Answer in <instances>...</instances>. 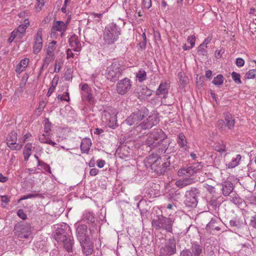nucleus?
I'll return each instance as SVG.
<instances>
[{"label":"nucleus","instance_id":"dca6fc26","mask_svg":"<svg viewBox=\"0 0 256 256\" xmlns=\"http://www.w3.org/2000/svg\"><path fill=\"white\" fill-rule=\"evenodd\" d=\"M42 47V30L40 28L34 38V44L33 46V52L38 54Z\"/></svg>","mask_w":256,"mask_h":256},{"label":"nucleus","instance_id":"bf43d9fd","mask_svg":"<svg viewBox=\"0 0 256 256\" xmlns=\"http://www.w3.org/2000/svg\"><path fill=\"white\" fill-rule=\"evenodd\" d=\"M142 94L144 96L148 97L152 95V91L147 88H142Z\"/></svg>","mask_w":256,"mask_h":256},{"label":"nucleus","instance_id":"412c9836","mask_svg":"<svg viewBox=\"0 0 256 256\" xmlns=\"http://www.w3.org/2000/svg\"><path fill=\"white\" fill-rule=\"evenodd\" d=\"M234 190L233 184L230 182H224L222 184V194L226 196L230 195Z\"/></svg>","mask_w":256,"mask_h":256},{"label":"nucleus","instance_id":"9d476101","mask_svg":"<svg viewBox=\"0 0 256 256\" xmlns=\"http://www.w3.org/2000/svg\"><path fill=\"white\" fill-rule=\"evenodd\" d=\"M17 140L18 134L14 130L12 131L8 135L6 138V144L10 150H18L22 148V144L16 143Z\"/></svg>","mask_w":256,"mask_h":256},{"label":"nucleus","instance_id":"20e7f679","mask_svg":"<svg viewBox=\"0 0 256 256\" xmlns=\"http://www.w3.org/2000/svg\"><path fill=\"white\" fill-rule=\"evenodd\" d=\"M120 34V28L114 22L106 26L104 31L103 40L108 44H112L116 42Z\"/></svg>","mask_w":256,"mask_h":256},{"label":"nucleus","instance_id":"423d86ee","mask_svg":"<svg viewBox=\"0 0 256 256\" xmlns=\"http://www.w3.org/2000/svg\"><path fill=\"white\" fill-rule=\"evenodd\" d=\"M148 110L142 108L140 110L132 112L125 120V122L129 126L136 124L148 115Z\"/></svg>","mask_w":256,"mask_h":256},{"label":"nucleus","instance_id":"f704fd0d","mask_svg":"<svg viewBox=\"0 0 256 256\" xmlns=\"http://www.w3.org/2000/svg\"><path fill=\"white\" fill-rule=\"evenodd\" d=\"M58 77L54 76L52 81V84L49 88L47 92V96H50L55 90L56 86L58 84Z\"/></svg>","mask_w":256,"mask_h":256},{"label":"nucleus","instance_id":"58836bf2","mask_svg":"<svg viewBox=\"0 0 256 256\" xmlns=\"http://www.w3.org/2000/svg\"><path fill=\"white\" fill-rule=\"evenodd\" d=\"M207 46L205 44L204 42H202L200 44L198 47V53L199 54L202 55V56H206L207 51L206 50V48Z\"/></svg>","mask_w":256,"mask_h":256},{"label":"nucleus","instance_id":"3c124183","mask_svg":"<svg viewBox=\"0 0 256 256\" xmlns=\"http://www.w3.org/2000/svg\"><path fill=\"white\" fill-rule=\"evenodd\" d=\"M190 250L188 248H184L180 253V256H193Z\"/></svg>","mask_w":256,"mask_h":256},{"label":"nucleus","instance_id":"c9c22d12","mask_svg":"<svg viewBox=\"0 0 256 256\" xmlns=\"http://www.w3.org/2000/svg\"><path fill=\"white\" fill-rule=\"evenodd\" d=\"M241 159V156L240 154H238L236 156V158H234L228 164V168H234L236 166Z\"/></svg>","mask_w":256,"mask_h":256},{"label":"nucleus","instance_id":"c03bdc74","mask_svg":"<svg viewBox=\"0 0 256 256\" xmlns=\"http://www.w3.org/2000/svg\"><path fill=\"white\" fill-rule=\"evenodd\" d=\"M17 36H18L19 38H20L22 36H20V34H18V31H16V30H14L11 33L10 36L8 39V42H12L14 39Z\"/></svg>","mask_w":256,"mask_h":256},{"label":"nucleus","instance_id":"6ab92c4d","mask_svg":"<svg viewBox=\"0 0 256 256\" xmlns=\"http://www.w3.org/2000/svg\"><path fill=\"white\" fill-rule=\"evenodd\" d=\"M70 45L73 50L76 52H80L81 50V43L80 42L78 37L74 34L69 39Z\"/></svg>","mask_w":256,"mask_h":256},{"label":"nucleus","instance_id":"a18cd8bd","mask_svg":"<svg viewBox=\"0 0 256 256\" xmlns=\"http://www.w3.org/2000/svg\"><path fill=\"white\" fill-rule=\"evenodd\" d=\"M140 126L144 130L149 129L152 128V124H150V122H148V118L142 122Z\"/></svg>","mask_w":256,"mask_h":256},{"label":"nucleus","instance_id":"79ce46f5","mask_svg":"<svg viewBox=\"0 0 256 256\" xmlns=\"http://www.w3.org/2000/svg\"><path fill=\"white\" fill-rule=\"evenodd\" d=\"M232 77L234 80V81L238 84H242V81L240 80V76L238 73H237L236 72H232Z\"/></svg>","mask_w":256,"mask_h":256},{"label":"nucleus","instance_id":"6e6d98bb","mask_svg":"<svg viewBox=\"0 0 256 256\" xmlns=\"http://www.w3.org/2000/svg\"><path fill=\"white\" fill-rule=\"evenodd\" d=\"M26 26H24L20 24L18 26L17 30L16 31H18V34H22L25 32L26 30Z\"/></svg>","mask_w":256,"mask_h":256},{"label":"nucleus","instance_id":"4468645a","mask_svg":"<svg viewBox=\"0 0 256 256\" xmlns=\"http://www.w3.org/2000/svg\"><path fill=\"white\" fill-rule=\"evenodd\" d=\"M76 234L78 240L80 242H86L87 240L90 239L89 236L87 234L88 227L85 224H79L78 225L76 223Z\"/></svg>","mask_w":256,"mask_h":256},{"label":"nucleus","instance_id":"5701e85b","mask_svg":"<svg viewBox=\"0 0 256 256\" xmlns=\"http://www.w3.org/2000/svg\"><path fill=\"white\" fill-rule=\"evenodd\" d=\"M168 142L164 138V134L163 132L162 140L159 142L158 145V152L160 154L165 153L168 147Z\"/></svg>","mask_w":256,"mask_h":256},{"label":"nucleus","instance_id":"9b49d317","mask_svg":"<svg viewBox=\"0 0 256 256\" xmlns=\"http://www.w3.org/2000/svg\"><path fill=\"white\" fill-rule=\"evenodd\" d=\"M14 234L20 238H27L30 234V226L28 224H21L14 226Z\"/></svg>","mask_w":256,"mask_h":256},{"label":"nucleus","instance_id":"8fccbe9b","mask_svg":"<svg viewBox=\"0 0 256 256\" xmlns=\"http://www.w3.org/2000/svg\"><path fill=\"white\" fill-rule=\"evenodd\" d=\"M40 196V194H28V195L24 196H22V198H21L18 200V202H19L20 201H21L22 200H26L28 198H36L37 196Z\"/></svg>","mask_w":256,"mask_h":256},{"label":"nucleus","instance_id":"7c9ffc66","mask_svg":"<svg viewBox=\"0 0 256 256\" xmlns=\"http://www.w3.org/2000/svg\"><path fill=\"white\" fill-rule=\"evenodd\" d=\"M82 97L84 100H86L90 104H93L94 102V98L92 96V91L86 93H82Z\"/></svg>","mask_w":256,"mask_h":256},{"label":"nucleus","instance_id":"ea45409f","mask_svg":"<svg viewBox=\"0 0 256 256\" xmlns=\"http://www.w3.org/2000/svg\"><path fill=\"white\" fill-rule=\"evenodd\" d=\"M148 122H150V124H152V127L157 124L160 121L159 118L156 115H152L149 116L148 118Z\"/></svg>","mask_w":256,"mask_h":256},{"label":"nucleus","instance_id":"37998d69","mask_svg":"<svg viewBox=\"0 0 256 256\" xmlns=\"http://www.w3.org/2000/svg\"><path fill=\"white\" fill-rule=\"evenodd\" d=\"M230 200L232 202L236 205L241 204L243 202V200L242 198L236 196H230Z\"/></svg>","mask_w":256,"mask_h":256},{"label":"nucleus","instance_id":"e433bc0d","mask_svg":"<svg viewBox=\"0 0 256 256\" xmlns=\"http://www.w3.org/2000/svg\"><path fill=\"white\" fill-rule=\"evenodd\" d=\"M116 118V114H113L112 116H110L108 120V126L112 128H114L116 126H117Z\"/></svg>","mask_w":256,"mask_h":256},{"label":"nucleus","instance_id":"69168bd1","mask_svg":"<svg viewBox=\"0 0 256 256\" xmlns=\"http://www.w3.org/2000/svg\"><path fill=\"white\" fill-rule=\"evenodd\" d=\"M142 4L145 8L148 9L152 6L151 0H143Z\"/></svg>","mask_w":256,"mask_h":256},{"label":"nucleus","instance_id":"72a5a7b5","mask_svg":"<svg viewBox=\"0 0 256 256\" xmlns=\"http://www.w3.org/2000/svg\"><path fill=\"white\" fill-rule=\"evenodd\" d=\"M136 77L140 82H142L146 79V72L144 69L141 68L136 73Z\"/></svg>","mask_w":256,"mask_h":256},{"label":"nucleus","instance_id":"4d7b16f0","mask_svg":"<svg viewBox=\"0 0 256 256\" xmlns=\"http://www.w3.org/2000/svg\"><path fill=\"white\" fill-rule=\"evenodd\" d=\"M250 226L252 228L256 229V214L251 217Z\"/></svg>","mask_w":256,"mask_h":256},{"label":"nucleus","instance_id":"de8ad7c7","mask_svg":"<svg viewBox=\"0 0 256 256\" xmlns=\"http://www.w3.org/2000/svg\"><path fill=\"white\" fill-rule=\"evenodd\" d=\"M208 204L212 208H216L218 205V202L216 198H212L208 202Z\"/></svg>","mask_w":256,"mask_h":256},{"label":"nucleus","instance_id":"a878e982","mask_svg":"<svg viewBox=\"0 0 256 256\" xmlns=\"http://www.w3.org/2000/svg\"><path fill=\"white\" fill-rule=\"evenodd\" d=\"M137 206L140 211L141 214H146L150 208L145 200H140Z\"/></svg>","mask_w":256,"mask_h":256},{"label":"nucleus","instance_id":"e2e57ef3","mask_svg":"<svg viewBox=\"0 0 256 256\" xmlns=\"http://www.w3.org/2000/svg\"><path fill=\"white\" fill-rule=\"evenodd\" d=\"M17 214L22 220H26V215L24 213L23 210L22 209L18 210Z\"/></svg>","mask_w":256,"mask_h":256},{"label":"nucleus","instance_id":"1a4fd4ad","mask_svg":"<svg viewBox=\"0 0 256 256\" xmlns=\"http://www.w3.org/2000/svg\"><path fill=\"white\" fill-rule=\"evenodd\" d=\"M202 168V165L200 162L194 163L190 166L180 168L178 174L180 176H192L198 172Z\"/></svg>","mask_w":256,"mask_h":256},{"label":"nucleus","instance_id":"052dcab7","mask_svg":"<svg viewBox=\"0 0 256 256\" xmlns=\"http://www.w3.org/2000/svg\"><path fill=\"white\" fill-rule=\"evenodd\" d=\"M236 64L238 67H242L244 66V60L242 58H237L236 60Z\"/></svg>","mask_w":256,"mask_h":256},{"label":"nucleus","instance_id":"774afa93","mask_svg":"<svg viewBox=\"0 0 256 256\" xmlns=\"http://www.w3.org/2000/svg\"><path fill=\"white\" fill-rule=\"evenodd\" d=\"M38 6L36 7L37 10L40 11L42 10V8L44 6V0H37Z\"/></svg>","mask_w":256,"mask_h":256},{"label":"nucleus","instance_id":"13d9d810","mask_svg":"<svg viewBox=\"0 0 256 256\" xmlns=\"http://www.w3.org/2000/svg\"><path fill=\"white\" fill-rule=\"evenodd\" d=\"M81 90H82V93H86L90 91H92L91 88L88 86V84H84L82 86Z\"/></svg>","mask_w":256,"mask_h":256},{"label":"nucleus","instance_id":"c85d7f7f","mask_svg":"<svg viewBox=\"0 0 256 256\" xmlns=\"http://www.w3.org/2000/svg\"><path fill=\"white\" fill-rule=\"evenodd\" d=\"M32 148V143L28 142L25 145L23 150V154L25 161L28 160L29 157L31 155Z\"/></svg>","mask_w":256,"mask_h":256},{"label":"nucleus","instance_id":"0e129e2a","mask_svg":"<svg viewBox=\"0 0 256 256\" xmlns=\"http://www.w3.org/2000/svg\"><path fill=\"white\" fill-rule=\"evenodd\" d=\"M48 138V135L46 136L44 134H42L40 136L39 140L42 143L46 144Z\"/></svg>","mask_w":256,"mask_h":256},{"label":"nucleus","instance_id":"f8f14e48","mask_svg":"<svg viewBox=\"0 0 256 256\" xmlns=\"http://www.w3.org/2000/svg\"><path fill=\"white\" fill-rule=\"evenodd\" d=\"M132 82L128 78H124L118 82L116 84V91L120 94L124 95L126 94L131 88Z\"/></svg>","mask_w":256,"mask_h":256},{"label":"nucleus","instance_id":"f3484780","mask_svg":"<svg viewBox=\"0 0 256 256\" xmlns=\"http://www.w3.org/2000/svg\"><path fill=\"white\" fill-rule=\"evenodd\" d=\"M189 250H190L193 256H202L205 252V248L202 244L196 242H191V246Z\"/></svg>","mask_w":256,"mask_h":256},{"label":"nucleus","instance_id":"0eeeda50","mask_svg":"<svg viewBox=\"0 0 256 256\" xmlns=\"http://www.w3.org/2000/svg\"><path fill=\"white\" fill-rule=\"evenodd\" d=\"M122 70L120 65L117 62H113L108 66L106 72V76L112 82L117 80L121 76Z\"/></svg>","mask_w":256,"mask_h":256},{"label":"nucleus","instance_id":"5fc2aeb1","mask_svg":"<svg viewBox=\"0 0 256 256\" xmlns=\"http://www.w3.org/2000/svg\"><path fill=\"white\" fill-rule=\"evenodd\" d=\"M172 198L178 201L181 198V192L179 190H176L172 194Z\"/></svg>","mask_w":256,"mask_h":256},{"label":"nucleus","instance_id":"cd10ccee","mask_svg":"<svg viewBox=\"0 0 256 256\" xmlns=\"http://www.w3.org/2000/svg\"><path fill=\"white\" fill-rule=\"evenodd\" d=\"M29 59L28 58H24L17 65L16 68V72H17L20 73L22 71L24 70L25 69L27 68L28 65V64Z\"/></svg>","mask_w":256,"mask_h":256},{"label":"nucleus","instance_id":"2eb2a0df","mask_svg":"<svg viewBox=\"0 0 256 256\" xmlns=\"http://www.w3.org/2000/svg\"><path fill=\"white\" fill-rule=\"evenodd\" d=\"M66 25L62 21H57L54 24L51 28V37L56 38L57 36V32H60V36H62L64 32L66 31Z\"/></svg>","mask_w":256,"mask_h":256},{"label":"nucleus","instance_id":"a211bd4d","mask_svg":"<svg viewBox=\"0 0 256 256\" xmlns=\"http://www.w3.org/2000/svg\"><path fill=\"white\" fill-rule=\"evenodd\" d=\"M196 182V178L194 177H188L182 178L176 182V186L179 188H182L190 185Z\"/></svg>","mask_w":256,"mask_h":256},{"label":"nucleus","instance_id":"2f4dec72","mask_svg":"<svg viewBox=\"0 0 256 256\" xmlns=\"http://www.w3.org/2000/svg\"><path fill=\"white\" fill-rule=\"evenodd\" d=\"M83 220L91 224H94L95 222V218L94 214L90 212H86L84 214Z\"/></svg>","mask_w":256,"mask_h":256},{"label":"nucleus","instance_id":"49530a36","mask_svg":"<svg viewBox=\"0 0 256 256\" xmlns=\"http://www.w3.org/2000/svg\"><path fill=\"white\" fill-rule=\"evenodd\" d=\"M56 41L52 40L51 42L49 43V44L46 48V52H54L56 50Z\"/></svg>","mask_w":256,"mask_h":256},{"label":"nucleus","instance_id":"39448f33","mask_svg":"<svg viewBox=\"0 0 256 256\" xmlns=\"http://www.w3.org/2000/svg\"><path fill=\"white\" fill-rule=\"evenodd\" d=\"M163 132L156 130L151 132L145 141L144 144L149 148L150 150L158 148V145L162 140Z\"/></svg>","mask_w":256,"mask_h":256},{"label":"nucleus","instance_id":"603ef678","mask_svg":"<svg viewBox=\"0 0 256 256\" xmlns=\"http://www.w3.org/2000/svg\"><path fill=\"white\" fill-rule=\"evenodd\" d=\"M187 41L190 44L191 48H193L195 44L196 37L194 35L190 36L188 38Z\"/></svg>","mask_w":256,"mask_h":256},{"label":"nucleus","instance_id":"4be33fe9","mask_svg":"<svg viewBox=\"0 0 256 256\" xmlns=\"http://www.w3.org/2000/svg\"><path fill=\"white\" fill-rule=\"evenodd\" d=\"M168 86L166 82L161 83L156 90V94L162 95L164 98H166L168 93Z\"/></svg>","mask_w":256,"mask_h":256},{"label":"nucleus","instance_id":"680f3d73","mask_svg":"<svg viewBox=\"0 0 256 256\" xmlns=\"http://www.w3.org/2000/svg\"><path fill=\"white\" fill-rule=\"evenodd\" d=\"M60 64H61L60 62L56 60L55 62V64H54V72H58L60 70V68H61Z\"/></svg>","mask_w":256,"mask_h":256},{"label":"nucleus","instance_id":"473e14b6","mask_svg":"<svg viewBox=\"0 0 256 256\" xmlns=\"http://www.w3.org/2000/svg\"><path fill=\"white\" fill-rule=\"evenodd\" d=\"M177 142L181 148H183L186 149L185 147L186 146L187 141L184 135L182 133L179 134Z\"/></svg>","mask_w":256,"mask_h":256},{"label":"nucleus","instance_id":"6e6552de","mask_svg":"<svg viewBox=\"0 0 256 256\" xmlns=\"http://www.w3.org/2000/svg\"><path fill=\"white\" fill-rule=\"evenodd\" d=\"M199 191L196 188H191L190 190L186 191L184 195V202L188 207H195L198 204L197 194Z\"/></svg>","mask_w":256,"mask_h":256},{"label":"nucleus","instance_id":"4c0bfd02","mask_svg":"<svg viewBox=\"0 0 256 256\" xmlns=\"http://www.w3.org/2000/svg\"><path fill=\"white\" fill-rule=\"evenodd\" d=\"M213 84L215 86L222 85L224 82V77L222 74H218L215 77L212 81Z\"/></svg>","mask_w":256,"mask_h":256},{"label":"nucleus","instance_id":"c756f323","mask_svg":"<svg viewBox=\"0 0 256 256\" xmlns=\"http://www.w3.org/2000/svg\"><path fill=\"white\" fill-rule=\"evenodd\" d=\"M243 225L242 222L237 217H236L230 220V226L234 228H240Z\"/></svg>","mask_w":256,"mask_h":256},{"label":"nucleus","instance_id":"864d4df0","mask_svg":"<svg viewBox=\"0 0 256 256\" xmlns=\"http://www.w3.org/2000/svg\"><path fill=\"white\" fill-rule=\"evenodd\" d=\"M216 222V219L212 218L211 220L207 224L206 228L208 230H210L211 229H214V226H215V224Z\"/></svg>","mask_w":256,"mask_h":256},{"label":"nucleus","instance_id":"393cba45","mask_svg":"<svg viewBox=\"0 0 256 256\" xmlns=\"http://www.w3.org/2000/svg\"><path fill=\"white\" fill-rule=\"evenodd\" d=\"M55 58V54L54 53L50 52H46V56L44 60V62L42 66V69H43L44 68H47L48 64L52 62Z\"/></svg>","mask_w":256,"mask_h":256},{"label":"nucleus","instance_id":"f257e3e1","mask_svg":"<svg viewBox=\"0 0 256 256\" xmlns=\"http://www.w3.org/2000/svg\"><path fill=\"white\" fill-rule=\"evenodd\" d=\"M72 231L70 226L66 224L62 226L56 230L54 237L58 243L62 244L64 248L68 252H72L74 244V239L71 236Z\"/></svg>","mask_w":256,"mask_h":256},{"label":"nucleus","instance_id":"bb28decb","mask_svg":"<svg viewBox=\"0 0 256 256\" xmlns=\"http://www.w3.org/2000/svg\"><path fill=\"white\" fill-rule=\"evenodd\" d=\"M224 120L226 122V126L228 129H232L234 126V120L232 115L228 112L225 114Z\"/></svg>","mask_w":256,"mask_h":256},{"label":"nucleus","instance_id":"338daca9","mask_svg":"<svg viewBox=\"0 0 256 256\" xmlns=\"http://www.w3.org/2000/svg\"><path fill=\"white\" fill-rule=\"evenodd\" d=\"M225 148H226V146H224V145H222V146L217 145V146H215L214 149L216 151L218 152H226Z\"/></svg>","mask_w":256,"mask_h":256},{"label":"nucleus","instance_id":"09e8293b","mask_svg":"<svg viewBox=\"0 0 256 256\" xmlns=\"http://www.w3.org/2000/svg\"><path fill=\"white\" fill-rule=\"evenodd\" d=\"M178 77L180 80V82L182 85H185L187 82L188 79L187 78L184 76L182 73L178 74Z\"/></svg>","mask_w":256,"mask_h":256},{"label":"nucleus","instance_id":"a19ab883","mask_svg":"<svg viewBox=\"0 0 256 256\" xmlns=\"http://www.w3.org/2000/svg\"><path fill=\"white\" fill-rule=\"evenodd\" d=\"M245 78L248 79L254 78L256 77V69L250 70L245 74Z\"/></svg>","mask_w":256,"mask_h":256},{"label":"nucleus","instance_id":"aec40b11","mask_svg":"<svg viewBox=\"0 0 256 256\" xmlns=\"http://www.w3.org/2000/svg\"><path fill=\"white\" fill-rule=\"evenodd\" d=\"M80 243L82 248L83 253L86 256H90L92 254L94 246L92 243L90 241V239L87 240L86 242H82V243Z\"/></svg>","mask_w":256,"mask_h":256},{"label":"nucleus","instance_id":"b1692460","mask_svg":"<svg viewBox=\"0 0 256 256\" xmlns=\"http://www.w3.org/2000/svg\"><path fill=\"white\" fill-rule=\"evenodd\" d=\"M92 145L91 140L90 138H84L80 144V150L82 153H88Z\"/></svg>","mask_w":256,"mask_h":256},{"label":"nucleus","instance_id":"f03ea898","mask_svg":"<svg viewBox=\"0 0 256 256\" xmlns=\"http://www.w3.org/2000/svg\"><path fill=\"white\" fill-rule=\"evenodd\" d=\"M171 157L168 156H164L163 160L161 158H158L156 160H153V157L150 156L148 158V164L154 170V172L158 174H164L166 168L170 165Z\"/></svg>","mask_w":256,"mask_h":256},{"label":"nucleus","instance_id":"ddd939ff","mask_svg":"<svg viewBox=\"0 0 256 256\" xmlns=\"http://www.w3.org/2000/svg\"><path fill=\"white\" fill-rule=\"evenodd\" d=\"M167 256H172L176 252V239L172 237L168 239L164 246L161 248Z\"/></svg>","mask_w":256,"mask_h":256},{"label":"nucleus","instance_id":"7ed1b4c3","mask_svg":"<svg viewBox=\"0 0 256 256\" xmlns=\"http://www.w3.org/2000/svg\"><path fill=\"white\" fill-rule=\"evenodd\" d=\"M174 222L172 218L166 217L160 214L156 216L152 220V225L156 230H165L167 232H172Z\"/></svg>","mask_w":256,"mask_h":256}]
</instances>
